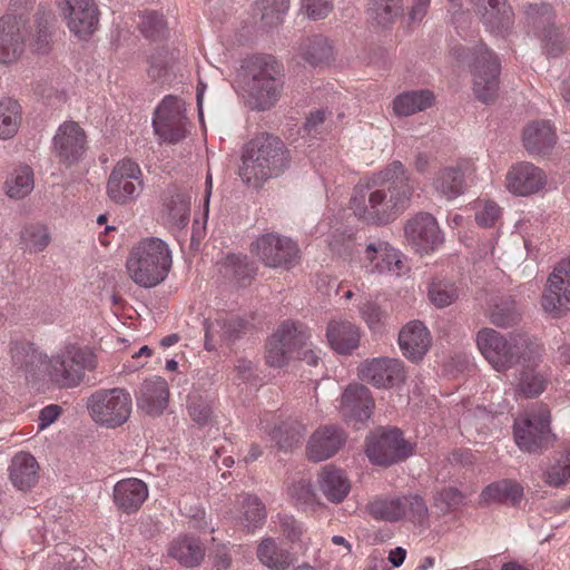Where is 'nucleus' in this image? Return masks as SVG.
Returning <instances> with one entry per match:
<instances>
[{
    "instance_id": "f257e3e1",
    "label": "nucleus",
    "mask_w": 570,
    "mask_h": 570,
    "mask_svg": "<svg viewBox=\"0 0 570 570\" xmlns=\"http://www.w3.org/2000/svg\"><path fill=\"white\" fill-rule=\"evenodd\" d=\"M415 181L407 168L394 160L372 178L366 186H356L350 200L354 215L367 224L386 225L409 206Z\"/></svg>"
},
{
    "instance_id": "f03ea898",
    "label": "nucleus",
    "mask_w": 570,
    "mask_h": 570,
    "mask_svg": "<svg viewBox=\"0 0 570 570\" xmlns=\"http://www.w3.org/2000/svg\"><path fill=\"white\" fill-rule=\"evenodd\" d=\"M289 164L285 144L278 137L262 134L244 147L239 177L246 185L259 188L266 180L281 176Z\"/></svg>"
},
{
    "instance_id": "7ed1b4c3",
    "label": "nucleus",
    "mask_w": 570,
    "mask_h": 570,
    "mask_svg": "<svg viewBox=\"0 0 570 570\" xmlns=\"http://www.w3.org/2000/svg\"><path fill=\"white\" fill-rule=\"evenodd\" d=\"M476 345L485 360L497 371H505L520 360L533 362L540 354V345L527 333H510L504 337L493 328H482L476 334Z\"/></svg>"
},
{
    "instance_id": "20e7f679",
    "label": "nucleus",
    "mask_w": 570,
    "mask_h": 570,
    "mask_svg": "<svg viewBox=\"0 0 570 570\" xmlns=\"http://www.w3.org/2000/svg\"><path fill=\"white\" fill-rule=\"evenodd\" d=\"M126 267L136 284L154 287L166 278L171 267V254L164 240L144 239L132 248Z\"/></svg>"
},
{
    "instance_id": "39448f33",
    "label": "nucleus",
    "mask_w": 570,
    "mask_h": 570,
    "mask_svg": "<svg viewBox=\"0 0 570 570\" xmlns=\"http://www.w3.org/2000/svg\"><path fill=\"white\" fill-rule=\"evenodd\" d=\"M452 56L460 62L468 63L473 73V91L476 98L484 102H492L499 89L500 63L497 56L484 43L474 48L455 46Z\"/></svg>"
},
{
    "instance_id": "423d86ee",
    "label": "nucleus",
    "mask_w": 570,
    "mask_h": 570,
    "mask_svg": "<svg viewBox=\"0 0 570 570\" xmlns=\"http://www.w3.org/2000/svg\"><path fill=\"white\" fill-rule=\"evenodd\" d=\"M96 365L90 350L69 344L48 360L46 373L57 386L71 389L82 382L86 370L91 371Z\"/></svg>"
},
{
    "instance_id": "0eeeda50",
    "label": "nucleus",
    "mask_w": 570,
    "mask_h": 570,
    "mask_svg": "<svg viewBox=\"0 0 570 570\" xmlns=\"http://www.w3.org/2000/svg\"><path fill=\"white\" fill-rule=\"evenodd\" d=\"M550 411L544 405H539L517 417L513 424V435L519 449L535 453L552 445L556 435L550 429Z\"/></svg>"
},
{
    "instance_id": "6e6552de",
    "label": "nucleus",
    "mask_w": 570,
    "mask_h": 570,
    "mask_svg": "<svg viewBox=\"0 0 570 570\" xmlns=\"http://www.w3.org/2000/svg\"><path fill=\"white\" fill-rule=\"evenodd\" d=\"M132 399L121 387L98 390L87 400L90 417L99 425L115 429L125 424L130 417Z\"/></svg>"
},
{
    "instance_id": "1a4fd4ad",
    "label": "nucleus",
    "mask_w": 570,
    "mask_h": 570,
    "mask_svg": "<svg viewBox=\"0 0 570 570\" xmlns=\"http://www.w3.org/2000/svg\"><path fill=\"white\" fill-rule=\"evenodd\" d=\"M311 335L307 327L293 321L283 322L266 343V362L269 366L283 367L289 360L301 356Z\"/></svg>"
},
{
    "instance_id": "9d476101",
    "label": "nucleus",
    "mask_w": 570,
    "mask_h": 570,
    "mask_svg": "<svg viewBox=\"0 0 570 570\" xmlns=\"http://www.w3.org/2000/svg\"><path fill=\"white\" fill-rule=\"evenodd\" d=\"M283 66L274 57L256 58L249 85L256 109L266 110L275 104L283 87Z\"/></svg>"
},
{
    "instance_id": "9b49d317",
    "label": "nucleus",
    "mask_w": 570,
    "mask_h": 570,
    "mask_svg": "<svg viewBox=\"0 0 570 570\" xmlns=\"http://www.w3.org/2000/svg\"><path fill=\"white\" fill-rule=\"evenodd\" d=\"M365 444L368 460L376 465L387 466L399 463L412 453L410 443L403 439L397 429L376 430L366 438Z\"/></svg>"
},
{
    "instance_id": "f8f14e48",
    "label": "nucleus",
    "mask_w": 570,
    "mask_h": 570,
    "mask_svg": "<svg viewBox=\"0 0 570 570\" xmlns=\"http://www.w3.org/2000/svg\"><path fill=\"white\" fill-rule=\"evenodd\" d=\"M250 252L266 267L289 269L298 261L299 248L289 237L266 233L250 245Z\"/></svg>"
},
{
    "instance_id": "ddd939ff",
    "label": "nucleus",
    "mask_w": 570,
    "mask_h": 570,
    "mask_svg": "<svg viewBox=\"0 0 570 570\" xmlns=\"http://www.w3.org/2000/svg\"><path fill=\"white\" fill-rule=\"evenodd\" d=\"M144 188L141 169L131 159H122L111 170L107 181V195L118 205L137 199Z\"/></svg>"
},
{
    "instance_id": "4468645a",
    "label": "nucleus",
    "mask_w": 570,
    "mask_h": 570,
    "mask_svg": "<svg viewBox=\"0 0 570 570\" xmlns=\"http://www.w3.org/2000/svg\"><path fill=\"white\" fill-rule=\"evenodd\" d=\"M187 118L181 100L167 96L156 108L153 127L160 140L176 144L186 136Z\"/></svg>"
},
{
    "instance_id": "2eb2a0df",
    "label": "nucleus",
    "mask_w": 570,
    "mask_h": 570,
    "mask_svg": "<svg viewBox=\"0 0 570 570\" xmlns=\"http://www.w3.org/2000/svg\"><path fill=\"white\" fill-rule=\"evenodd\" d=\"M28 33L24 12L6 13L0 18V63H12L21 58Z\"/></svg>"
},
{
    "instance_id": "dca6fc26",
    "label": "nucleus",
    "mask_w": 570,
    "mask_h": 570,
    "mask_svg": "<svg viewBox=\"0 0 570 570\" xmlns=\"http://www.w3.org/2000/svg\"><path fill=\"white\" fill-rule=\"evenodd\" d=\"M541 304L544 311L554 317H560L569 311L570 257L561 261L550 274Z\"/></svg>"
},
{
    "instance_id": "f3484780",
    "label": "nucleus",
    "mask_w": 570,
    "mask_h": 570,
    "mask_svg": "<svg viewBox=\"0 0 570 570\" xmlns=\"http://www.w3.org/2000/svg\"><path fill=\"white\" fill-rule=\"evenodd\" d=\"M68 27L80 39L91 36L98 26L99 11L94 0H57Z\"/></svg>"
},
{
    "instance_id": "a211bd4d",
    "label": "nucleus",
    "mask_w": 570,
    "mask_h": 570,
    "mask_svg": "<svg viewBox=\"0 0 570 570\" xmlns=\"http://www.w3.org/2000/svg\"><path fill=\"white\" fill-rule=\"evenodd\" d=\"M86 134L76 121H65L53 137V151L67 167L77 163L86 151Z\"/></svg>"
},
{
    "instance_id": "6ab92c4d",
    "label": "nucleus",
    "mask_w": 570,
    "mask_h": 570,
    "mask_svg": "<svg viewBox=\"0 0 570 570\" xmlns=\"http://www.w3.org/2000/svg\"><path fill=\"white\" fill-rule=\"evenodd\" d=\"M404 234L417 252L433 250L443 242L436 219L429 213H417L409 219L404 226Z\"/></svg>"
},
{
    "instance_id": "aec40b11",
    "label": "nucleus",
    "mask_w": 570,
    "mask_h": 570,
    "mask_svg": "<svg viewBox=\"0 0 570 570\" xmlns=\"http://www.w3.org/2000/svg\"><path fill=\"white\" fill-rule=\"evenodd\" d=\"M360 376L376 387H391L404 381L405 371L402 361L379 357L362 363Z\"/></svg>"
},
{
    "instance_id": "412c9836",
    "label": "nucleus",
    "mask_w": 570,
    "mask_h": 570,
    "mask_svg": "<svg viewBox=\"0 0 570 570\" xmlns=\"http://www.w3.org/2000/svg\"><path fill=\"white\" fill-rule=\"evenodd\" d=\"M539 13L534 24L540 29L539 39L543 53L548 58H556L561 56L567 47L564 33L554 24V16L551 7L542 4L540 7H531L529 14Z\"/></svg>"
},
{
    "instance_id": "4be33fe9",
    "label": "nucleus",
    "mask_w": 570,
    "mask_h": 570,
    "mask_svg": "<svg viewBox=\"0 0 570 570\" xmlns=\"http://www.w3.org/2000/svg\"><path fill=\"white\" fill-rule=\"evenodd\" d=\"M137 406L149 416H160L169 403V386L165 379L153 376L146 379L137 394Z\"/></svg>"
},
{
    "instance_id": "5701e85b",
    "label": "nucleus",
    "mask_w": 570,
    "mask_h": 570,
    "mask_svg": "<svg viewBox=\"0 0 570 570\" xmlns=\"http://www.w3.org/2000/svg\"><path fill=\"white\" fill-rule=\"evenodd\" d=\"M547 184L544 171L531 163L513 166L507 175L508 189L520 196H529L541 190Z\"/></svg>"
},
{
    "instance_id": "b1692460",
    "label": "nucleus",
    "mask_w": 570,
    "mask_h": 570,
    "mask_svg": "<svg viewBox=\"0 0 570 570\" xmlns=\"http://www.w3.org/2000/svg\"><path fill=\"white\" fill-rule=\"evenodd\" d=\"M340 409L346 421L363 423L371 417L374 400L366 386L350 384L342 394Z\"/></svg>"
},
{
    "instance_id": "393cba45",
    "label": "nucleus",
    "mask_w": 570,
    "mask_h": 570,
    "mask_svg": "<svg viewBox=\"0 0 570 570\" xmlns=\"http://www.w3.org/2000/svg\"><path fill=\"white\" fill-rule=\"evenodd\" d=\"M482 23L497 32H505L513 24V10L507 0H469Z\"/></svg>"
},
{
    "instance_id": "a878e982",
    "label": "nucleus",
    "mask_w": 570,
    "mask_h": 570,
    "mask_svg": "<svg viewBox=\"0 0 570 570\" xmlns=\"http://www.w3.org/2000/svg\"><path fill=\"white\" fill-rule=\"evenodd\" d=\"M344 432L334 425H325L317 429L307 444V456L314 462L327 460L333 456L344 444Z\"/></svg>"
},
{
    "instance_id": "bb28decb",
    "label": "nucleus",
    "mask_w": 570,
    "mask_h": 570,
    "mask_svg": "<svg viewBox=\"0 0 570 570\" xmlns=\"http://www.w3.org/2000/svg\"><path fill=\"white\" fill-rule=\"evenodd\" d=\"M10 354L12 365L24 374L26 379H37L47 370L48 357L31 343L14 342Z\"/></svg>"
},
{
    "instance_id": "cd10ccee",
    "label": "nucleus",
    "mask_w": 570,
    "mask_h": 570,
    "mask_svg": "<svg viewBox=\"0 0 570 570\" xmlns=\"http://www.w3.org/2000/svg\"><path fill=\"white\" fill-rule=\"evenodd\" d=\"M148 498L147 484L136 478L118 481L114 487L112 499L117 509L130 514L137 512Z\"/></svg>"
},
{
    "instance_id": "c85d7f7f",
    "label": "nucleus",
    "mask_w": 570,
    "mask_h": 570,
    "mask_svg": "<svg viewBox=\"0 0 570 570\" xmlns=\"http://www.w3.org/2000/svg\"><path fill=\"white\" fill-rule=\"evenodd\" d=\"M399 344L407 358L419 361L426 354L431 344V336L422 322L413 321L401 330Z\"/></svg>"
},
{
    "instance_id": "c756f323",
    "label": "nucleus",
    "mask_w": 570,
    "mask_h": 570,
    "mask_svg": "<svg viewBox=\"0 0 570 570\" xmlns=\"http://www.w3.org/2000/svg\"><path fill=\"white\" fill-rule=\"evenodd\" d=\"M9 478L21 491L35 487L39 479V464L35 456L27 452L17 453L9 465Z\"/></svg>"
},
{
    "instance_id": "7c9ffc66",
    "label": "nucleus",
    "mask_w": 570,
    "mask_h": 570,
    "mask_svg": "<svg viewBox=\"0 0 570 570\" xmlns=\"http://www.w3.org/2000/svg\"><path fill=\"white\" fill-rule=\"evenodd\" d=\"M366 13L371 24L381 30H390L404 14L403 0H368Z\"/></svg>"
},
{
    "instance_id": "2f4dec72",
    "label": "nucleus",
    "mask_w": 570,
    "mask_h": 570,
    "mask_svg": "<svg viewBox=\"0 0 570 570\" xmlns=\"http://www.w3.org/2000/svg\"><path fill=\"white\" fill-rule=\"evenodd\" d=\"M318 485L325 498L333 503L342 502L351 491V482L344 471L331 464L321 470Z\"/></svg>"
},
{
    "instance_id": "473e14b6",
    "label": "nucleus",
    "mask_w": 570,
    "mask_h": 570,
    "mask_svg": "<svg viewBox=\"0 0 570 570\" xmlns=\"http://www.w3.org/2000/svg\"><path fill=\"white\" fill-rule=\"evenodd\" d=\"M556 140V131L546 120L533 121L523 129V146L532 155L548 153Z\"/></svg>"
},
{
    "instance_id": "72a5a7b5",
    "label": "nucleus",
    "mask_w": 570,
    "mask_h": 570,
    "mask_svg": "<svg viewBox=\"0 0 570 570\" xmlns=\"http://www.w3.org/2000/svg\"><path fill=\"white\" fill-rule=\"evenodd\" d=\"M163 205L168 218L177 227L183 228L189 222L190 196L177 186L168 187L163 196Z\"/></svg>"
},
{
    "instance_id": "f704fd0d",
    "label": "nucleus",
    "mask_w": 570,
    "mask_h": 570,
    "mask_svg": "<svg viewBox=\"0 0 570 570\" xmlns=\"http://www.w3.org/2000/svg\"><path fill=\"white\" fill-rule=\"evenodd\" d=\"M523 488L517 481L503 479L488 485L481 493V499L485 503H503L517 507L523 498Z\"/></svg>"
},
{
    "instance_id": "c9c22d12",
    "label": "nucleus",
    "mask_w": 570,
    "mask_h": 570,
    "mask_svg": "<svg viewBox=\"0 0 570 570\" xmlns=\"http://www.w3.org/2000/svg\"><path fill=\"white\" fill-rule=\"evenodd\" d=\"M168 556L176 559L180 564L191 568L200 563L205 556V549L198 539L180 535L170 542Z\"/></svg>"
},
{
    "instance_id": "e433bc0d",
    "label": "nucleus",
    "mask_w": 570,
    "mask_h": 570,
    "mask_svg": "<svg viewBox=\"0 0 570 570\" xmlns=\"http://www.w3.org/2000/svg\"><path fill=\"white\" fill-rule=\"evenodd\" d=\"M331 346L340 354H346L358 346V328L350 322H332L326 331Z\"/></svg>"
},
{
    "instance_id": "4c0bfd02",
    "label": "nucleus",
    "mask_w": 570,
    "mask_h": 570,
    "mask_svg": "<svg viewBox=\"0 0 570 570\" xmlns=\"http://www.w3.org/2000/svg\"><path fill=\"white\" fill-rule=\"evenodd\" d=\"M256 554L258 560L272 570H286L294 563L293 554L271 537L261 541Z\"/></svg>"
},
{
    "instance_id": "58836bf2",
    "label": "nucleus",
    "mask_w": 570,
    "mask_h": 570,
    "mask_svg": "<svg viewBox=\"0 0 570 570\" xmlns=\"http://www.w3.org/2000/svg\"><path fill=\"white\" fill-rule=\"evenodd\" d=\"M298 55L306 63L317 67L333 59V48L326 37L315 35L299 43Z\"/></svg>"
},
{
    "instance_id": "ea45409f",
    "label": "nucleus",
    "mask_w": 570,
    "mask_h": 570,
    "mask_svg": "<svg viewBox=\"0 0 570 570\" xmlns=\"http://www.w3.org/2000/svg\"><path fill=\"white\" fill-rule=\"evenodd\" d=\"M434 95L428 89L400 94L393 100V110L400 117H407L431 107Z\"/></svg>"
},
{
    "instance_id": "a19ab883",
    "label": "nucleus",
    "mask_w": 570,
    "mask_h": 570,
    "mask_svg": "<svg viewBox=\"0 0 570 570\" xmlns=\"http://www.w3.org/2000/svg\"><path fill=\"white\" fill-rule=\"evenodd\" d=\"M434 189L446 199H454L464 190V173L462 165L441 169L433 180Z\"/></svg>"
},
{
    "instance_id": "79ce46f5",
    "label": "nucleus",
    "mask_w": 570,
    "mask_h": 570,
    "mask_svg": "<svg viewBox=\"0 0 570 570\" xmlns=\"http://www.w3.org/2000/svg\"><path fill=\"white\" fill-rule=\"evenodd\" d=\"M373 254H379L381 261L375 262L374 269L377 273L393 272L399 274L402 262L399 259L395 249L387 243L381 239H375L366 244V257H373Z\"/></svg>"
},
{
    "instance_id": "37998d69",
    "label": "nucleus",
    "mask_w": 570,
    "mask_h": 570,
    "mask_svg": "<svg viewBox=\"0 0 570 570\" xmlns=\"http://www.w3.org/2000/svg\"><path fill=\"white\" fill-rule=\"evenodd\" d=\"M368 512L377 520L395 522L406 515V502L403 498L377 499L368 504Z\"/></svg>"
},
{
    "instance_id": "c03bdc74",
    "label": "nucleus",
    "mask_w": 570,
    "mask_h": 570,
    "mask_svg": "<svg viewBox=\"0 0 570 570\" xmlns=\"http://www.w3.org/2000/svg\"><path fill=\"white\" fill-rule=\"evenodd\" d=\"M21 124V107L17 100L6 98L0 100V138L13 137Z\"/></svg>"
},
{
    "instance_id": "a18cd8bd",
    "label": "nucleus",
    "mask_w": 570,
    "mask_h": 570,
    "mask_svg": "<svg viewBox=\"0 0 570 570\" xmlns=\"http://www.w3.org/2000/svg\"><path fill=\"white\" fill-rule=\"evenodd\" d=\"M547 377L533 366H524L519 374L517 392L524 397L531 399L539 396L546 389Z\"/></svg>"
},
{
    "instance_id": "49530a36",
    "label": "nucleus",
    "mask_w": 570,
    "mask_h": 570,
    "mask_svg": "<svg viewBox=\"0 0 570 570\" xmlns=\"http://www.w3.org/2000/svg\"><path fill=\"white\" fill-rule=\"evenodd\" d=\"M304 432L305 429L301 423L285 421L273 429L271 436L279 449L291 450L301 443Z\"/></svg>"
},
{
    "instance_id": "de8ad7c7",
    "label": "nucleus",
    "mask_w": 570,
    "mask_h": 570,
    "mask_svg": "<svg viewBox=\"0 0 570 570\" xmlns=\"http://www.w3.org/2000/svg\"><path fill=\"white\" fill-rule=\"evenodd\" d=\"M7 195L21 199L33 189V174L30 167L16 169L6 180Z\"/></svg>"
},
{
    "instance_id": "09e8293b",
    "label": "nucleus",
    "mask_w": 570,
    "mask_h": 570,
    "mask_svg": "<svg viewBox=\"0 0 570 570\" xmlns=\"http://www.w3.org/2000/svg\"><path fill=\"white\" fill-rule=\"evenodd\" d=\"M288 0H258L257 7L261 10L263 26L273 28L281 23L283 16L288 10Z\"/></svg>"
},
{
    "instance_id": "8fccbe9b",
    "label": "nucleus",
    "mask_w": 570,
    "mask_h": 570,
    "mask_svg": "<svg viewBox=\"0 0 570 570\" xmlns=\"http://www.w3.org/2000/svg\"><path fill=\"white\" fill-rule=\"evenodd\" d=\"M490 320L499 327H509L519 323L521 314L515 302L507 299L495 304L491 312Z\"/></svg>"
},
{
    "instance_id": "3c124183",
    "label": "nucleus",
    "mask_w": 570,
    "mask_h": 570,
    "mask_svg": "<svg viewBox=\"0 0 570 570\" xmlns=\"http://www.w3.org/2000/svg\"><path fill=\"white\" fill-rule=\"evenodd\" d=\"M140 32L148 39L159 40L167 31V23L163 14L156 11H146L140 14L138 23Z\"/></svg>"
},
{
    "instance_id": "603ef678",
    "label": "nucleus",
    "mask_w": 570,
    "mask_h": 570,
    "mask_svg": "<svg viewBox=\"0 0 570 570\" xmlns=\"http://www.w3.org/2000/svg\"><path fill=\"white\" fill-rule=\"evenodd\" d=\"M242 507L246 522L245 527L248 531L256 529L264 522L266 518V509L257 497L250 494L245 495Z\"/></svg>"
},
{
    "instance_id": "864d4df0",
    "label": "nucleus",
    "mask_w": 570,
    "mask_h": 570,
    "mask_svg": "<svg viewBox=\"0 0 570 570\" xmlns=\"http://www.w3.org/2000/svg\"><path fill=\"white\" fill-rule=\"evenodd\" d=\"M458 297V288L452 283L433 282L429 287V298L439 308L453 304Z\"/></svg>"
},
{
    "instance_id": "5fc2aeb1",
    "label": "nucleus",
    "mask_w": 570,
    "mask_h": 570,
    "mask_svg": "<svg viewBox=\"0 0 570 570\" xmlns=\"http://www.w3.org/2000/svg\"><path fill=\"white\" fill-rule=\"evenodd\" d=\"M288 494L297 504L307 508L320 505L318 497L308 480L301 479L293 482L288 488Z\"/></svg>"
},
{
    "instance_id": "6e6d98bb",
    "label": "nucleus",
    "mask_w": 570,
    "mask_h": 570,
    "mask_svg": "<svg viewBox=\"0 0 570 570\" xmlns=\"http://www.w3.org/2000/svg\"><path fill=\"white\" fill-rule=\"evenodd\" d=\"M21 239L30 252H41L48 246L50 236L45 226L31 225L23 228Z\"/></svg>"
},
{
    "instance_id": "4d7b16f0",
    "label": "nucleus",
    "mask_w": 570,
    "mask_h": 570,
    "mask_svg": "<svg viewBox=\"0 0 570 570\" xmlns=\"http://www.w3.org/2000/svg\"><path fill=\"white\" fill-rule=\"evenodd\" d=\"M187 409L189 416L198 425H205L212 419V403L207 397H204L199 394H193L189 396Z\"/></svg>"
},
{
    "instance_id": "13d9d810",
    "label": "nucleus",
    "mask_w": 570,
    "mask_h": 570,
    "mask_svg": "<svg viewBox=\"0 0 570 570\" xmlns=\"http://www.w3.org/2000/svg\"><path fill=\"white\" fill-rule=\"evenodd\" d=\"M226 274H230L237 282H246L253 278L255 268L246 256L229 255L225 262Z\"/></svg>"
},
{
    "instance_id": "bf43d9fd",
    "label": "nucleus",
    "mask_w": 570,
    "mask_h": 570,
    "mask_svg": "<svg viewBox=\"0 0 570 570\" xmlns=\"http://www.w3.org/2000/svg\"><path fill=\"white\" fill-rule=\"evenodd\" d=\"M328 247L333 254L343 259L351 258L354 253V239L352 234L335 230L328 238Z\"/></svg>"
},
{
    "instance_id": "052dcab7",
    "label": "nucleus",
    "mask_w": 570,
    "mask_h": 570,
    "mask_svg": "<svg viewBox=\"0 0 570 570\" xmlns=\"http://www.w3.org/2000/svg\"><path fill=\"white\" fill-rule=\"evenodd\" d=\"M224 330L222 332V342L230 344L235 342L240 334L248 330L249 323L238 315L222 316Z\"/></svg>"
},
{
    "instance_id": "680f3d73",
    "label": "nucleus",
    "mask_w": 570,
    "mask_h": 570,
    "mask_svg": "<svg viewBox=\"0 0 570 570\" xmlns=\"http://www.w3.org/2000/svg\"><path fill=\"white\" fill-rule=\"evenodd\" d=\"M278 529L283 535L292 543L302 541L304 534V525L302 522L296 520L293 515L282 514L277 515Z\"/></svg>"
},
{
    "instance_id": "e2e57ef3",
    "label": "nucleus",
    "mask_w": 570,
    "mask_h": 570,
    "mask_svg": "<svg viewBox=\"0 0 570 570\" xmlns=\"http://www.w3.org/2000/svg\"><path fill=\"white\" fill-rule=\"evenodd\" d=\"M463 494L455 488H443L434 495L435 507L443 513L454 510L463 502Z\"/></svg>"
},
{
    "instance_id": "0e129e2a",
    "label": "nucleus",
    "mask_w": 570,
    "mask_h": 570,
    "mask_svg": "<svg viewBox=\"0 0 570 570\" xmlns=\"http://www.w3.org/2000/svg\"><path fill=\"white\" fill-rule=\"evenodd\" d=\"M406 502V515L417 524H424L429 519V510L424 500L417 494L403 497Z\"/></svg>"
},
{
    "instance_id": "69168bd1",
    "label": "nucleus",
    "mask_w": 570,
    "mask_h": 570,
    "mask_svg": "<svg viewBox=\"0 0 570 570\" xmlns=\"http://www.w3.org/2000/svg\"><path fill=\"white\" fill-rule=\"evenodd\" d=\"M543 480L550 487L559 488L570 480V464L557 462L549 466L543 473Z\"/></svg>"
},
{
    "instance_id": "338daca9",
    "label": "nucleus",
    "mask_w": 570,
    "mask_h": 570,
    "mask_svg": "<svg viewBox=\"0 0 570 570\" xmlns=\"http://www.w3.org/2000/svg\"><path fill=\"white\" fill-rule=\"evenodd\" d=\"M501 216V208L491 200L481 202L475 212V220L481 227H492Z\"/></svg>"
},
{
    "instance_id": "774afa93",
    "label": "nucleus",
    "mask_w": 570,
    "mask_h": 570,
    "mask_svg": "<svg viewBox=\"0 0 570 570\" xmlns=\"http://www.w3.org/2000/svg\"><path fill=\"white\" fill-rule=\"evenodd\" d=\"M361 313L370 328L380 331L386 316L385 312L373 302H366L361 307Z\"/></svg>"
}]
</instances>
